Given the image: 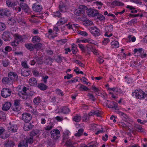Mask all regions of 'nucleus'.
<instances>
[{
  "instance_id": "obj_1",
  "label": "nucleus",
  "mask_w": 147,
  "mask_h": 147,
  "mask_svg": "<svg viewBox=\"0 0 147 147\" xmlns=\"http://www.w3.org/2000/svg\"><path fill=\"white\" fill-rule=\"evenodd\" d=\"M132 95L136 98L139 99H144L147 100V93H145L141 90H138L132 93Z\"/></svg>"
},
{
  "instance_id": "obj_2",
  "label": "nucleus",
  "mask_w": 147,
  "mask_h": 147,
  "mask_svg": "<svg viewBox=\"0 0 147 147\" xmlns=\"http://www.w3.org/2000/svg\"><path fill=\"white\" fill-rule=\"evenodd\" d=\"M88 16L90 17H93L98 16L99 14L98 11L94 9L89 8L86 11Z\"/></svg>"
},
{
  "instance_id": "obj_3",
  "label": "nucleus",
  "mask_w": 147,
  "mask_h": 147,
  "mask_svg": "<svg viewBox=\"0 0 147 147\" xmlns=\"http://www.w3.org/2000/svg\"><path fill=\"white\" fill-rule=\"evenodd\" d=\"M11 91L9 88H3L1 92V95L3 98L10 96L11 94Z\"/></svg>"
},
{
  "instance_id": "obj_4",
  "label": "nucleus",
  "mask_w": 147,
  "mask_h": 147,
  "mask_svg": "<svg viewBox=\"0 0 147 147\" xmlns=\"http://www.w3.org/2000/svg\"><path fill=\"white\" fill-rule=\"evenodd\" d=\"M51 137L54 139H58L60 136L59 131L57 129H54L51 131Z\"/></svg>"
},
{
  "instance_id": "obj_5",
  "label": "nucleus",
  "mask_w": 147,
  "mask_h": 147,
  "mask_svg": "<svg viewBox=\"0 0 147 147\" xmlns=\"http://www.w3.org/2000/svg\"><path fill=\"white\" fill-rule=\"evenodd\" d=\"M113 26L112 25H110L108 26H106L105 28V36H106L110 37L112 36L113 34L112 33L110 34L109 35L108 34L109 32H111L113 30Z\"/></svg>"
},
{
  "instance_id": "obj_6",
  "label": "nucleus",
  "mask_w": 147,
  "mask_h": 147,
  "mask_svg": "<svg viewBox=\"0 0 147 147\" xmlns=\"http://www.w3.org/2000/svg\"><path fill=\"white\" fill-rule=\"evenodd\" d=\"M22 119L26 123H28L31 119L32 117L31 115L27 113H23L22 117Z\"/></svg>"
},
{
  "instance_id": "obj_7",
  "label": "nucleus",
  "mask_w": 147,
  "mask_h": 147,
  "mask_svg": "<svg viewBox=\"0 0 147 147\" xmlns=\"http://www.w3.org/2000/svg\"><path fill=\"white\" fill-rule=\"evenodd\" d=\"M11 33L9 31L4 32L2 35V39L5 41H8L11 38Z\"/></svg>"
},
{
  "instance_id": "obj_8",
  "label": "nucleus",
  "mask_w": 147,
  "mask_h": 147,
  "mask_svg": "<svg viewBox=\"0 0 147 147\" xmlns=\"http://www.w3.org/2000/svg\"><path fill=\"white\" fill-rule=\"evenodd\" d=\"M90 30L91 33L95 36H98L100 34V30L96 27H92Z\"/></svg>"
},
{
  "instance_id": "obj_9",
  "label": "nucleus",
  "mask_w": 147,
  "mask_h": 147,
  "mask_svg": "<svg viewBox=\"0 0 147 147\" xmlns=\"http://www.w3.org/2000/svg\"><path fill=\"white\" fill-rule=\"evenodd\" d=\"M108 4L113 7L115 6H123L124 5V4L119 1L115 0L112 2H108Z\"/></svg>"
},
{
  "instance_id": "obj_10",
  "label": "nucleus",
  "mask_w": 147,
  "mask_h": 147,
  "mask_svg": "<svg viewBox=\"0 0 147 147\" xmlns=\"http://www.w3.org/2000/svg\"><path fill=\"white\" fill-rule=\"evenodd\" d=\"M8 76L11 81L17 80L18 79V77L17 74L13 72H11L9 73Z\"/></svg>"
},
{
  "instance_id": "obj_11",
  "label": "nucleus",
  "mask_w": 147,
  "mask_h": 147,
  "mask_svg": "<svg viewBox=\"0 0 147 147\" xmlns=\"http://www.w3.org/2000/svg\"><path fill=\"white\" fill-rule=\"evenodd\" d=\"M9 125L10 126L8 127V130L9 132L14 133L17 131L18 128L16 125L11 124V123H10Z\"/></svg>"
},
{
  "instance_id": "obj_12",
  "label": "nucleus",
  "mask_w": 147,
  "mask_h": 147,
  "mask_svg": "<svg viewBox=\"0 0 147 147\" xmlns=\"http://www.w3.org/2000/svg\"><path fill=\"white\" fill-rule=\"evenodd\" d=\"M4 147H13L15 146L14 142L11 140H7L4 142Z\"/></svg>"
},
{
  "instance_id": "obj_13",
  "label": "nucleus",
  "mask_w": 147,
  "mask_h": 147,
  "mask_svg": "<svg viewBox=\"0 0 147 147\" xmlns=\"http://www.w3.org/2000/svg\"><path fill=\"white\" fill-rule=\"evenodd\" d=\"M32 8L34 11L37 12H40L42 9L41 5L35 3L33 4Z\"/></svg>"
},
{
  "instance_id": "obj_14",
  "label": "nucleus",
  "mask_w": 147,
  "mask_h": 147,
  "mask_svg": "<svg viewBox=\"0 0 147 147\" xmlns=\"http://www.w3.org/2000/svg\"><path fill=\"white\" fill-rule=\"evenodd\" d=\"M18 95L19 96L22 97L24 100H29L30 97L28 95V93H23L22 92H20L18 93Z\"/></svg>"
},
{
  "instance_id": "obj_15",
  "label": "nucleus",
  "mask_w": 147,
  "mask_h": 147,
  "mask_svg": "<svg viewBox=\"0 0 147 147\" xmlns=\"http://www.w3.org/2000/svg\"><path fill=\"white\" fill-rule=\"evenodd\" d=\"M10 14V12L8 10L2 9L0 10V16H9Z\"/></svg>"
},
{
  "instance_id": "obj_16",
  "label": "nucleus",
  "mask_w": 147,
  "mask_h": 147,
  "mask_svg": "<svg viewBox=\"0 0 147 147\" xmlns=\"http://www.w3.org/2000/svg\"><path fill=\"white\" fill-rule=\"evenodd\" d=\"M60 110L61 112L63 113L64 114H68L70 110V109L67 107L63 106L60 108Z\"/></svg>"
},
{
  "instance_id": "obj_17",
  "label": "nucleus",
  "mask_w": 147,
  "mask_h": 147,
  "mask_svg": "<svg viewBox=\"0 0 147 147\" xmlns=\"http://www.w3.org/2000/svg\"><path fill=\"white\" fill-rule=\"evenodd\" d=\"M11 105L10 102H6L3 105L2 110L3 111H7L9 110Z\"/></svg>"
},
{
  "instance_id": "obj_18",
  "label": "nucleus",
  "mask_w": 147,
  "mask_h": 147,
  "mask_svg": "<svg viewBox=\"0 0 147 147\" xmlns=\"http://www.w3.org/2000/svg\"><path fill=\"white\" fill-rule=\"evenodd\" d=\"M40 134V131L38 129L33 130L30 133V137H33L34 136H38Z\"/></svg>"
},
{
  "instance_id": "obj_19",
  "label": "nucleus",
  "mask_w": 147,
  "mask_h": 147,
  "mask_svg": "<svg viewBox=\"0 0 147 147\" xmlns=\"http://www.w3.org/2000/svg\"><path fill=\"white\" fill-rule=\"evenodd\" d=\"M30 71L25 68H23L21 70V74L24 76H27L30 75Z\"/></svg>"
},
{
  "instance_id": "obj_20",
  "label": "nucleus",
  "mask_w": 147,
  "mask_h": 147,
  "mask_svg": "<svg viewBox=\"0 0 147 147\" xmlns=\"http://www.w3.org/2000/svg\"><path fill=\"white\" fill-rule=\"evenodd\" d=\"M34 125L31 123L26 124L24 125V129L25 131H28L32 129Z\"/></svg>"
},
{
  "instance_id": "obj_21",
  "label": "nucleus",
  "mask_w": 147,
  "mask_h": 147,
  "mask_svg": "<svg viewBox=\"0 0 147 147\" xmlns=\"http://www.w3.org/2000/svg\"><path fill=\"white\" fill-rule=\"evenodd\" d=\"M67 21L66 19L64 18H61L57 22V26H60L61 25L64 24Z\"/></svg>"
},
{
  "instance_id": "obj_22",
  "label": "nucleus",
  "mask_w": 147,
  "mask_h": 147,
  "mask_svg": "<svg viewBox=\"0 0 147 147\" xmlns=\"http://www.w3.org/2000/svg\"><path fill=\"white\" fill-rule=\"evenodd\" d=\"M88 114L89 116H91L95 115L97 117H100V113L98 110H92Z\"/></svg>"
},
{
  "instance_id": "obj_23",
  "label": "nucleus",
  "mask_w": 147,
  "mask_h": 147,
  "mask_svg": "<svg viewBox=\"0 0 147 147\" xmlns=\"http://www.w3.org/2000/svg\"><path fill=\"white\" fill-rule=\"evenodd\" d=\"M59 10L61 12H65L66 11V7L65 4L60 2L59 6Z\"/></svg>"
},
{
  "instance_id": "obj_24",
  "label": "nucleus",
  "mask_w": 147,
  "mask_h": 147,
  "mask_svg": "<svg viewBox=\"0 0 147 147\" xmlns=\"http://www.w3.org/2000/svg\"><path fill=\"white\" fill-rule=\"evenodd\" d=\"M29 83L32 86H34L36 85L37 83V82L36 79L34 78H32L30 79Z\"/></svg>"
},
{
  "instance_id": "obj_25",
  "label": "nucleus",
  "mask_w": 147,
  "mask_h": 147,
  "mask_svg": "<svg viewBox=\"0 0 147 147\" xmlns=\"http://www.w3.org/2000/svg\"><path fill=\"white\" fill-rule=\"evenodd\" d=\"M41 101V98L39 96H37L33 100V102L34 105H38Z\"/></svg>"
},
{
  "instance_id": "obj_26",
  "label": "nucleus",
  "mask_w": 147,
  "mask_h": 147,
  "mask_svg": "<svg viewBox=\"0 0 147 147\" xmlns=\"http://www.w3.org/2000/svg\"><path fill=\"white\" fill-rule=\"evenodd\" d=\"M77 87H78L79 89L82 91H87L89 90L88 87L81 84H78Z\"/></svg>"
},
{
  "instance_id": "obj_27",
  "label": "nucleus",
  "mask_w": 147,
  "mask_h": 147,
  "mask_svg": "<svg viewBox=\"0 0 147 147\" xmlns=\"http://www.w3.org/2000/svg\"><path fill=\"white\" fill-rule=\"evenodd\" d=\"M2 82L4 84H8L11 82V80L9 78L4 77L3 78L2 80Z\"/></svg>"
},
{
  "instance_id": "obj_28",
  "label": "nucleus",
  "mask_w": 147,
  "mask_h": 147,
  "mask_svg": "<svg viewBox=\"0 0 147 147\" xmlns=\"http://www.w3.org/2000/svg\"><path fill=\"white\" fill-rule=\"evenodd\" d=\"M6 4L9 7L17 5V3L13 2L10 0H7L6 1Z\"/></svg>"
},
{
  "instance_id": "obj_29",
  "label": "nucleus",
  "mask_w": 147,
  "mask_h": 147,
  "mask_svg": "<svg viewBox=\"0 0 147 147\" xmlns=\"http://www.w3.org/2000/svg\"><path fill=\"white\" fill-rule=\"evenodd\" d=\"M28 144L25 140L21 141L19 144L18 147H28Z\"/></svg>"
},
{
  "instance_id": "obj_30",
  "label": "nucleus",
  "mask_w": 147,
  "mask_h": 147,
  "mask_svg": "<svg viewBox=\"0 0 147 147\" xmlns=\"http://www.w3.org/2000/svg\"><path fill=\"white\" fill-rule=\"evenodd\" d=\"M54 126V124L53 123L50 122L49 125L45 127V129L46 130H50L53 128Z\"/></svg>"
},
{
  "instance_id": "obj_31",
  "label": "nucleus",
  "mask_w": 147,
  "mask_h": 147,
  "mask_svg": "<svg viewBox=\"0 0 147 147\" xmlns=\"http://www.w3.org/2000/svg\"><path fill=\"white\" fill-rule=\"evenodd\" d=\"M112 47L113 48H117L119 46V42L117 41H112L111 43Z\"/></svg>"
},
{
  "instance_id": "obj_32",
  "label": "nucleus",
  "mask_w": 147,
  "mask_h": 147,
  "mask_svg": "<svg viewBox=\"0 0 147 147\" xmlns=\"http://www.w3.org/2000/svg\"><path fill=\"white\" fill-rule=\"evenodd\" d=\"M6 119V115L2 111L0 112V119L2 121H4Z\"/></svg>"
},
{
  "instance_id": "obj_33",
  "label": "nucleus",
  "mask_w": 147,
  "mask_h": 147,
  "mask_svg": "<svg viewBox=\"0 0 147 147\" xmlns=\"http://www.w3.org/2000/svg\"><path fill=\"white\" fill-rule=\"evenodd\" d=\"M135 128V130L138 132H144V129L140 125H137Z\"/></svg>"
},
{
  "instance_id": "obj_34",
  "label": "nucleus",
  "mask_w": 147,
  "mask_h": 147,
  "mask_svg": "<svg viewBox=\"0 0 147 147\" xmlns=\"http://www.w3.org/2000/svg\"><path fill=\"white\" fill-rule=\"evenodd\" d=\"M53 61V59L50 57L46 58L45 60V63L47 65H51Z\"/></svg>"
},
{
  "instance_id": "obj_35",
  "label": "nucleus",
  "mask_w": 147,
  "mask_h": 147,
  "mask_svg": "<svg viewBox=\"0 0 147 147\" xmlns=\"http://www.w3.org/2000/svg\"><path fill=\"white\" fill-rule=\"evenodd\" d=\"M40 38L38 36H34L32 38V42L34 43H36L39 42L40 40Z\"/></svg>"
},
{
  "instance_id": "obj_36",
  "label": "nucleus",
  "mask_w": 147,
  "mask_h": 147,
  "mask_svg": "<svg viewBox=\"0 0 147 147\" xmlns=\"http://www.w3.org/2000/svg\"><path fill=\"white\" fill-rule=\"evenodd\" d=\"M38 87L40 90H46L47 88L46 85L42 83H41L39 84Z\"/></svg>"
},
{
  "instance_id": "obj_37",
  "label": "nucleus",
  "mask_w": 147,
  "mask_h": 147,
  "mask_svg": "<svg viewBox=\"0 0 147 147\" xmlns=\"http://www.w3.org/2000/svg\"><path fill=\"white\" fill-rule=\"evenodd\" d=\"M83 23L85 26H89L92 24L93 22L90 20H86L83 22Z\"/></svg>"
},
{
  "instance_id": "obj_38",
  "label": "nucleus",
  "mask_w": 147,
  "mask_h": 147,
  "mask_svg": "<svg viewBox=\"0 0 147 147\" xmlns=\"http://www.w3.org/2000/svg\"><path fill=\"white\" fill-rule=\"evenodd\" d=\"M79 9L82 11L83 14L85 13V10H87L88 9L87 7L86 6L83 5H80L79 7Z\"/></svg>"
},
{
  "instance_id": "obj_39",
  "label": "nucleus",
  "mask_w": 147,
  "mask_h": 147,
  "mask_svg": "<svg viewBox=\"0 0 147 147\" xmlns=\"http://www.w3.org/2000/svg\"><path fill=\"white\" fill-rule=\"evenodd\" d=\"M72 47L71 48V51L73 54H76L78 51L77 47L74 43L72 44Z\"/></svg>"
},
{
  "instance_id": "obj_40",
  "label": "nucleus",
  "mask_w": 147,
  "mask_h": 147,
  "mask_svg": "<svg viewBox=\"0 0 147 147\" xmlns=\"http://www.w3.org/2000/svg\"><path fill=\"white\" fill-rule=\"evenodd\" d=\"M35 59L36 60L37 63L40 64H42L43 63L42 61V57H36L35 58Z\"/></svg>"
},
{
  "instance_id": "obj_41",
  "label": "nucleus",
  "mask_w": 147,
  "mask_h": 147,
  "mask_svg": "<svg viewBox=\"0 0 147 147\" xmlns=\"http://www.w3.org/2000/svg\"><path fill=\"white\" fill-rule=\"evenodd\" d=\"M26 47L27 49L31 51H33L34 49V46L32 44L26 45Z\"/></svg>"
},
{
  "instance_id": "obj_42",
  "label": "nucleus",
  "mask_w": 147,
  "mask_h": 147,
  "mask_svg": "<svg viewBox=\"0 0 147 147\" xmlns=\"http://www.w3.org/2000/svg\"><path fill=\"white\" fill-rule=\"evenodd\" d=\"M84 132V129H80L78 130V132L75 134V136L77 137H80L81 136Z\"/></svg>"
},
{
  "instance_id": "obj_43",
  "label": "nucleus",
  "mask_w": 147,
  "mask_h": 147,
  "mask_svg": "<svg viewBox=\"0 0 147 147\" xmlns=\"http://www.w3.org/2000/svg\"><path fill=\"white\" fill-rule=\"evenodd\" d=\"M6 28V25L4 23L0 22V32L5 30Z\"/></svg>"
},
{
  "instance_id": "obj_44",
  "label": "nucleus",
  "mask_w": 147,
  "mask_h": 147,
  "mask_svg": "<svg viewBox=\"0 0 147 147\" xmlns=\"http://www.w3.org/2000/svg\"><path fill=\"white\" fill-rule=\"evenodd\" d=\"M81 119V117L78 115L74 116L73 118V120L76 122H79L80 121Z\"/></svg>"
},
{
  "instance_id": "obj_45",
  "label": "nucleus",
  "mask_w": 147,
  "mask_h": 147,
  "mask_svg": "<svg viewBox=\"0 0 147 147\" xmlns=\"http://www.w3.org/2000/svg\"><path fill=\"white\" fill-rule=\"evenodd\" d=\"M20 106H13L12 109L13 111H20L21 109Z\"/></svg>"
},
{
  "instance_id": "obj_46",
  "label": "nucleus",
  "mask_w": 147,
  "mask_h": 147,
  "mask_svg": "<svg viewBox=\"0 0 147 147\" xmlns=\"http://www.w3.org/2000/svg\"><path fill=\"white\" fill-rule=\"evenodd\" d=\"M143 51V53H144V50L142 48L139 49H135L134 50V54H135L137 52H138L140 54Z\"/></svg>"
},
{
  "instance_id": "obj_47",
  "label": "nucleus",
  "mask_w": 147,
  "mask_h": 147,
  "mask_svg": "<svg viewBox=\"0 0 147 147\" xmlns=\"http://www.w3.org/2000/svg\"><path fill=\"white\" fill-rule=\"evenodd\" d=\"M16 22V21L14 19L11 18L9 19L8 21V23L10 25H13Z\"/></svg>"
},
{
  "instance_id": "obj_48",
  "label": "nucleus",
  "mask_w": 147,
  "mask_h": 147,
  "mask_svg": "<svg viewBox=\"0 0 147 147\" xmlns=\"http://www.w3.org/2000/svg\"><path fill=\"white\" fill-rule=\"evenodd\" d=\"M78 34H80L82 36H86L88 35V33L85 31H82L81 30H79L78 32Z\"/></svg>"
},
{
  "instance_id": "obj_49",
  "label": "nucleus",
  "mask_w": 147,
  "mask_h": 147,
  "mask_svg": "<svg viewBox=\"0 0 147 147\" xmlns=\"http://www.w3.org/2000/svg\"><path fill=\"white\" fill-rule=\"evenodd\" d=\"M19 43V42L18 40H17L16 39L14 41L11 42V46L13 47H16L18 45Z\"/></svg>"
},
{
  "instance_id": "obj_50",
  "label": "nucleus",
  "mask_w": 147,
  "mask_h": 147,
  "mask_svg": "<svg viewBox=\"0 0 147 147\" xmlns=\"http://www.w3.org/2000/svg\"><path fill=\"white\" fill-rule=\"evenodd\" d=\"M9 136V134L7 133L3 134L2 135H0V137L4 139L7 138Z\"/></svg>"
},
{
  "instance_id": "obj_51",
  "label": "nucleus",
  "mask_w": 147,
  "mask_h": 147,
  "mask_svg": "<svg viewBox=\"0 0 147 147\" xmlns=\"http://www.w3.org/2000/svg\"><path fill=\"white\" fill-rule=\"evenodd\" d=\"M34 46V48L37 50H40L41 48L42 44L41 43H38V44H35Z\"/></svg>"
},
{
  "instance_id": "obj_52",
  "label": "nucleus",
  "mask_w": 147,
  "mask_h": 147,
  "mask_svg": "<svg viewBox=\"0 0 147 147\" xmlns=\"http://www.w3.org/2000/svg\"><path fill=\"white\" fill-rule=\"evenodd\" d=\"M66 144L67 146H72L73 143L70 140H67L66 141Z\"/></svg>"
},
{
  "instance_id": "obj_53",
  "label": "nucleus",
  "mask_w": 147,
  "mask_h": 147,
  "mask_svg": "<svg viewBox=\"0 0 147 147\" xmlns=\"http://www.w3.org/2000/svg\"><path fill=\"white\" fill-rule=\"evenodd\" d=\"M54 15L55 17H57L59 18H62V14L59 11L54 13Z\"/></svg>"
},
{
  "instance_id": "obj_54",
  "label": "nucleus",
  "mask_w": 147,
  "mask_h": 147,
  "mask_svg": "<svg viewBox=\"0 0 147 147\" xmlns=\"http://www.w3.org/2000/svg\"><path fill=\"white\" fill-rule=\"evenodd\" d=\"M34 140L33 137H31L28 138L27 139L26 142V143L32 144Z\"/></svg>"
},
{
  "instance_id": "obj_55",
  "label": "nucleus",
  "mask_w": 147,
  "mask_h": 147,
  "mask_svg": "<svg viewBox=\"0 0 147 147\" xmlns=\"http://www.w3.org/2000/svg\"><path fill=\"white\" fill-rule=\"evenodd\" d=\"M75 14L78 16H81L82 14H83L82 11L79 9L78 10L75 11H74Z\"/></svg>"
},
{
  "instance_id": "obj_56",
  "label": "nucleus",
  "mask_w": 147,
  "mask_h": 147,
  "mask_svg": "<svg viewBox=\"0 0 147 147\" xmlns=\"http://www.w3.org/2000/svg\"><path fill=\"white\" fill-rule=\"evenodd\" d=\"M87 96L89 97L90 99L92 100L93 101H94L96 100L94 96L91 94L89 93Z\"/></svg>"
},
{
  "instance_id": "obj_57",
  "label": "nucleus",
  "mask_w": 147,
  "mask_h": 147,
  "mask_svg": "<svg viewBox=\"0 0 147 147\" xmlns=\"http://www.w3.org/2000/svg\"><path fill=\"white\" fill-rule=\"evenodd\" d=\"M75 63L79 65L81 67H84V64L83 63H82L81 62L79 61L76 60L75 61Z\"/></svg>"
},
{
  "instance_id": "obj_58",
  "label": "nucleus",
  "mask_w": 147,
  "mask_h": 147,
  "mask_svg": "<svg viewBox=\"0 0 147 147\" xmlns=\"http://www.w3.org/2000/svg\"><path fill=\"white\" fill-rule=\"evenodd\" d=\"M13 106H20V101L15 100H14V104Z\"/></svg>"
},
{
  "instance_id": "obj_59",
  "label": "nucleus",
  "mask_w": 147,
  "mask_h": 147,
  "mask_svg": "<svg viewBox=\"0 0 147 147\" xmlns=\"http://www.w3.org/2000/svg\"><path fill=\"white\" fill-rule=\"evenodd\" d=\"M9 62L8 61V60L4 61L3 62V64L4 67H6L8 66L9 65Z\"/></svg>"
},
{
  "instance_id": "obj_60",
  "label": "nucleus",
  "mask_w": 147,
  "mask_h": 147,
  "mask_svg": "<svg viewBox=\"0 0 147 147\" xmlns=\"http://www.w3.org/2000/svg\"><path fill=\"white\" fill-rule=\"evenodd\" d=\"M109 40L108 38L104 39V40L102 42V44L104 45H105L109 42Z\"/></svg>"
},
{
  "instance_id": "obj_61",
  "label": "nucleus",
  "mask_w": 147,
  "mask_h": 147,
  "mask_svg": "<svg viewBox=\"0 0 147 147\" xmlns=\"http://www.w3.org/2000/svg\"><path fill=\"white\" fill-rule=\"evenodd\" d=\"M92 89L94 90V92H98V94H99V90L95 86H92Z\"/></svg>"
},
{
  "instance_id": "obj_62",
  "label": "nucleus",
  "mask_w": 147,
  "mask_h": 147,
  "mask_svg": "<svg viewBox=\"0 0 147 147\" xmlns=\"http://www.w3.org/2000/svg\"><path fill=\"white\" fill-rule=\"evenodd\" d=\"M20 6L23 9L25 8H26L28 7L27 5L25 3H21L20 4Z\"/></svg>"
},
{
  "instance_id": "obj_63",
  "label": "nucleus",
  "mask_w": 147,
  "mask_h": 147,
  "mask_svg": "<svg viewBox=\"0 0 147 147\" xmlns=\"http://www.w3.org/2000/svg\"><path fill=\"white\" fill-rule=\"evenodd\" d=\"M89 117L86 114L84 115L83 117L82 120L83 121H88L89 119Z\"/></svg>"
},
{
  "instance_id": "obj_64",
  "label": "nucleus",
  "mask_w": 147,
  "mask_h": 147,
  "mask_svg": "<svg viewBox=\"0 0 147 147\" xmlns=\"http://www.w3.org/2000/svg\"><path fill=\"white\" fill-rule=\"evenodd\" d=\"M131 36L129 35L128 36V38L130 40V41L131 40L132 42H134L136 40V37L134 36H133L131 37Z\"/></svg>"
}]
</instances>
